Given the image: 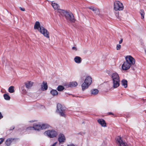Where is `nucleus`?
I'll return each instance as SVG.
<instances>
[{
  "label": "nucleus",
  "instance_id": "23",
  "mask_svg": "<svg viewBox=\"0 0 146 146\" xmlns=\"http://www.w3.org/2000/svg\"><path fill=\"white\" fill-rule=\"evenodd\" d=\"M13 139L11 138L8 139L6 141V145L8 146H9Z\"/></svg>",
  "mask_w": 146,
  "mask_h": 146
},
{
  "label": "nucleus",
  "instance_id": "5",
  "mask_svg": "<svg viewBox=\"0 0 146 146\" xmlns=\"http://www.w3.org/2000/svg\"><path fill=\"white\" fill-rule=\"evenodd\" d=\"M44 134L50 138L55 137L57 135V132L54 130H48L46 131L44 133Z\"/></svg>",
  "mask_w": 146,
  "mask_h": 146
},
{
  "label": "nucleus",
  "instance_id": "30",
  "mask_svg": "<svg viewBox=\"0 0 146 146\" xmlns=\"http://www.w3.org/2000/svg\"><path fill=\"white\" fill-rule=\"evenodd\" d=\"M140 13L141 16V19H144V12L143 10H141Z\"/></svg>",
  "mask_w": 146,
  "mask_h": 146
},
{
  "label": "nucleus",
  "instance_id": "29",
  "mask_svg": "<svg viewBox=\"0 0 146 146\" xmlns=\"http://www.w3.org/2000/svg\"><path fill=\"white\" fill-rule=\"evenodd\" d=\"M4 99L6 100H9L10 99V96L7 94H5L3 95Z\"/></svg>",
  "mask_w": 146,
  "mask_h": 146
},
{
  "label": "nucleus",
  "instance_id": "15",
  "mask_svg": "<svg viewBox=\"0 0 146 146\" xmlns=\"http://www.w3.org/2000/svg\"><path fill=\"white\" fill-rule=\"evenodd\" d=\"M90 85L84 82L81 85L82 90L84 91L85 89H87Z\"/></svg>",
  "mask_w": 146,
  "mask_h": 146
},
{
  "label": "nucleus",
  "instance_id": "16",
  "mask_svg": "<svg viewBox=\"0 0 146 146\" xmlns=\"http://www.w3.org/2000/svg\"><path fill=\"white\" fill-rule=\"evenodd\" d=\"M74 62L76 63L80 64L81 63L82 59L81 58L78 56H76L74 59Z\"/></svg>",
  "mask_w": 146,
  "mask_h": 146
},
{
  "label": "nucleus",
  "instance_id": "20",
  "mask_svg": "<svg viewBox=\"0 0 146 146\" xmlns=\"http://www.w3.org/2000/svg\"><path fill=\"white\" fill-rule=\"evenodd\" d=\"M52 5L53 8L56 11L60 8L59 5L55 3H52Z\"/></svg>",
  "mask_w": 146,
  "mask_h": 146
},
{
  "label": "nucleus",
  "instance_id": "24",
  "mask_svg": "<svg viewBox=\"0 0 146 146\" xmlns=\"http://www.w3.org/2000/svg\"><path fill=\"white\" fill-rule=\"evenodd\" d=\"M91 94L92 95H95L98 94V90L96 89H94L91 90Z\"/></svg>",
  "mask_w": 146,
  "mask_h": 146
},
{
  "label": "nucleus",
  "instance_id": "27",
  "mask_svg": "<svg viewBox=\"0 0 146 146\" xmlns=\"http://www.w3.org/2000/svg\"><path fill=\"white\" fill-rule=\"evenodd\" d=\"M8 91L10 93H13L14 92V87L13 86H10L8 89Z\"/></svg>",
  "mask_w": 146,
  "mask_h": 146
},
{
  "label": "nucleus",
  "instance_id": "13",
  "mask_svg": "<svg viewBox=\"0 0 146 146\" xmlns=\"http://www.w3.org/2000/svg\"><path fill=\"white\" fill-rule=\"evenodd\" d=\"M34 129L35 130H41V124L38 123H34L33 124Z\"/></svg>",
  "mask_w": 146,
  "mask_h": 146
},
{
  "label": "nucleus",
  "instance_id": "12",
  "mask_svg": "<svg viewBox=\"0 0 146 146\" xmlns=\"http://www.w3.org/2000/svg\"><path fill=\"white\" fill-rule=\"evenodd\" d=\"M34 82L31 81H28L25 83L26 88L28 89H30L33 86Z\"/></svg>",
  "mask_w": 146,
  "mask_h": 146
},
{
  "label": "nucleus",
  "instance_id": "4",
  "mask_svg": "<svg viewBox=\"0 0 146 146\" xmlns=\"http://www.w3.org/2000/svg\"><path fill=\"white\" fill-rule=\"evenodd\" d=\"M67 20L71 22H74L75 21L74 17L71 12H67L64 16Z\"/></svg>",
  "mask_w": 146,
  "mask_h": 146
},
{
  "label": "nucleus",
  "instance_id": "35",
  "mask_svg": "<svg viewBox=\"0 0 146 146\" xmlns=\"http://www.w3.org/2000/svg\"><path fill=\"white\" fill-rule=\"evenodd\" d=\"M19 9H20L21 11H25V9L24 8H22L21 7H19Z\"/></svg>",
  "mask_w": 146,
  "mask_h": 146
},
{
  "label": "nucleus",
  "instance_id": "2",
  "mask_svg": "<svg viewBox=\"0 0 146 146\" xmlns=\"http://www.w3.org/2000/svg\"><path fill=\"white\" fill-rule=\"evenodd\" d=\"M123 4L120 2L115 1L113 3V8L115 11H121L123 9Z\"/></svg>",
  "mask_w": 146,
  "mask_h": 146
},
{
  "label": "nucleus",
  "instance_id": "3",
  "mask_svg": "<svg viewBox=\"0 0 146 146\" xmlns=\"http://www.w3.org/2000/svg\"><path fill=\"white\" fill-rule=\"evenodd\" d=\"M57 109L56 110V112L59 113L61 116L65 117V110L61 105L60 104H58L57 105Z\"/></svg>",
  "mask_w": 146,
  "mask_h": 146
},
{
  "label": "nucleus",
  "instance_id": "41",
  "mask_svg": "<svg viewBox=\"0 0 146 146\" xmlns=\"http://www.w3.org/2000/svg\"><path fill=\"white\" fill-rule=\"evenodd\" d=\"M15 128V127L14 126H13L10 129V130H12L13 129Z\"/></svg>",
  "mask_w": 146,
  "mask_h": 146
},
{
  "label": "nucleus",
  "instance_id": "34",
  "mask_svg": "<svg viewBox=\"0 0 146 146\" xmlns=\"http://www.w3.org/2000/svg\"><path fill=\"white\" fill-rule=\"evenodd\" d=\"M4 140V139L3 138H0V144H1L3 142V141Z\"/></svg>",
  "mask_w": 146,
  "mask_h": 146
},
{
  "label": "nucleus",
  "instance_id": "22",
  "mask_svg": "<svg viewBox=\"0 0 146 146\" xmlns=\"http://www.w3.org/2000/svg\"><path fill=\"white\" fill-rule=\"evenodd\" d=\"M88 8L92 11H93L95 13H98L99 12V11L98 9L96 8H95L93 7H89Z\"/></svg>",
  "mask_w": 146,
  "mask_h": 146
},
{
  "label": "nucleus",
  "instance_id": "26",
  "mask_svg": "<svg viewBox=\"0 0 146 146\" xmlns=\"http://www.w3.org/2000/svg\"><path fill=\"white\" fill-rule=\"evenodd\" d=\"M51 94L53 96H56L58 95V92L57 91L55 90H52L50 92Z\"/></svg>",
  "mask_w": 146,
  "mask_h": 146
},
{
  "label": "nucleus",
  "instance_id": "14",
  "mask_svg": "<svg viewBox=\"0 0 146 146\" xmlns=\"http://www.w3.org/2000/svg\"><path fill=\"white\" fill-rule=\"evenodd\" d=\"M84 82L87 83L88 84L90 85L92 82V78L90 76H87L85 79Z\"/></svg>",
  "mask_w": 146,
  "mask_h": 146
},
{
  "label": "nucleus",
  "instance_id": "39",
  "mask_svg": "<svg viewBox=\"0 0 146 146\" xmlns=\"http://www.w3.org/2000/svg\"><path fill=\"white\" fill-rule=\"evenodd\" d=\"M57 143V142H55V143H54L53 145H52L51 146H55L56 145V144Z\"/></svg>",
  "mask_w": 146,
  "mask_h": 146
},
{
  "label": "nucleus",
  "instance_id": "32",
  "mask_svg": "<svg viewBox=\"0 0 146 146\" xmlns=\"http://www.w3.org/2000/svg\"><path fill=\"white\" fill-rule=\"evenodd\" d=\"M121 48V45L119 44L117 45L116 47V49L117 50H119Z\"/></svg>",
  "mask_w": 146,
  "mask_h": 146
},
{
  "label": "nucleus",
  "instance_id": "18",
  "mask_svg": "<svg viewBox=\"0 0 146 146\" xmlns=\"http://www.w3.org/2000/svg\"><path fill=\"white\" fill-rule=\"evenodd\" d=\"M78 85L77 83L76 82H70L68 84V86L70 87H75Z\"/></svg>",
  "mask_w": 146,
  "mask_h": 146
},
{
  "label": "nucleus",
  "instance_id": "10",
  "mask_svg": "<svg viewBox=\"0 0 146 146\" xmlns=\"http://www.w3.org/2000/svg\"><path fill=\"white\" fill-rule=\"evenodd\" d=\"M58 141L60 143H62L66 140V139L64 135L63 134H60L58 136Z\"/></svg>",
  "mask_w": 146,
  "mask_h": 146
},
{
  "label": "nucleus",
  "instance_id": "6",
  "mask_svg": "<svg viewBox=\"0 0 146 146\" xmlns=\"http://www.w3.org/2000/svg\"><path fill=\"white\" fill-rule=\"evenodd\" d=\"M39 31L46 37L47 38H49V32L43 27H40Z\"/></svg>",
  "mask_w": 146,
  "mask_h": 146
},
{
  "label": "nucleus",
  "instance_id": "25",
  "mask_svg": "<svg viewBox=\"0 0 146 146\" xmlns=\"http://www.w3.org/2000/svg\"><path fill=\"white\" fill-rule=\"evenodd\" d=\"M122 85L124 86L125 88L127 87V81L126 80H123L121 81Z\"/></svg>",
  "mask_w": 146,
  "mask_h": 146
},
{
  "label": "nucleus",
  "instance_id": "8",
  "mask_svg": "<svg viewBox=\"0 0 146 146\" xmlns=\"http://www.w3.org/2000/svg\"><path fill=\"white\" fill-rule=\"evenodd\" d=\"M126 61L130 65H134L135 63V60L131 56H127L125 58Z\"/></svg>",
  "mask_w": 146,
  "mask_h": 146
},
{
  "label": "nucleus",
  "instance_id": "38",
  "mask_svg": "<svg viewBox=\"0 0 146 146\" xmlns=\"http://www.w3.org/2000/svg\"><path fill=\"white\" fill-rule=\"evenodd\" d=\"M3 116L2 115V114H1V112H0V119L3 118Z\"/></svg>",
  "mask_w": 146,
  "mask_h": 146
},
{
  "label": "nucleus",
  "instance_id": "17",
  "mask_svg": "<svg viewBox=\"0 0 146 146\" xmlns=\"http://www.w3.org/2000/svg\"><path fill=\"white\" fill-rule=\"evenodd\" d=\"M42 26H40V23L39 21H36L34 25V29H37L39 31V29Z\"/></svg>",
  "mask_w": 146,
  "mask_h": 146
},
{
  "label": "nucleus",
  "instance_id": "36",
  "mask_svg": "<svg viewBox=\"0 0 146 146\" xmlns=\"http://www.w3.org/2000/svg\"><path fill=\"white\" fill-rule=\"evenodd\" d=\"M72 50H75V51H76L77 50L76 48V47H74V46L73 47H72Z\"/></svg>",
  "mask_w": 146,
  "mask_h": 146
},
{
  "label": "nucleus",
  "instance_id": "1",
  "mask_svg": "<svg viewBox=\"0 0 146 146\" xmlns=\"http://www.w3.org/2000/svg\"><path fill=\"white\" fill-rule=\"evenodd\" d=\"M112 81V86L114 88H116L119 86L120 78L118 74L114 72L110 75Z\"/></svg>",
  "mask_w": 146,
  "mask_h": 146
},
{
  "label": "nucleus",
  "instance_id": "11",
  "mask_svg": "<svg viewBox=\"0 0 146 146\" xmlns=\"http://www.w3.org/2000/svg\"><path fill=\"white\" fill-rule=\"evenodd\" d=\"M97 121L102 127H105L106 126V123L104 119H98L97 120Z\"/></svg>",
  "mask_w": 146,
  "mask_h": 146
},
{
  "label": "nucleus",
  "instance_id": "37",
  "mask_svg": "<svg viewBox=\"0 0 146 146\" xmlns=\"http://www.w3.org/2000/svg\"><path fill=\"white\" fill-rule=\"evenodd\" d=\"M123 39L121 38L119 41V44H121L123 42Z\"/></svg>",
  "mask_w": 146,
  "mask_h": 146
},
{
  "label": "nucleus",
  "instance_id": "9",
  "mask_svg": "<svg viewBox=\"0 0 146 146\" xmlns=\"http://www.w3.org/2000/svg\"><path fill=\"white\" fill-rule=\"evenodd\" d=\"M131 66L126 61L124 62L121 66L122 70L126 71L129 70Z\"/></svg>",
  "mask_w": 146,
  "mask_h": 146
},
{
  "label": "nucleus",
  "instance_id": "7",
  "mask_svg": "<svg viewBox=\"0 0 146 146\" xmlns=\"http://www.w3.org/2000/svg\"><path fill=\"white\" fill-rule=\"evenodd\" d=\"M116 141L118 146H128L126 142L123 141L122 138L118 136L116 138Z\"/></svg>",
  "mask_w": 146,
  "mask_h": 146
},
{
  "label": "nucleus",
  "instance_id": "33",
  "mask_svg": "<svg viewBox=\"0 0 146 146\" xmlns=\"http://www.w3.org/2000/svg\"><path fill=\"white\" fill-rule=\"evenodd\" d=\"M27 129L28 130H34V126H33V127H28L27 128Z\"/></svg>",
  "mask_w": 146,
  "mask_h": 146
},
{
  "label": "nucleus",
  "instance_id": "28",
  "mask_svg": "<svg viewBox=\"0 0 146 146\" xmlns=\"http://www.w3.org/2000/svg\"><path fill=\"white\" fill-rule=\"evenodd\" d=\"M48 127V125L46 124H41V129H45Z\"/></svg>",
  "mask_w": 146,
  "mask_h": 146
},
{
  "label": "nucleus",
  "instance_id": "21",
  "mask_svg": "<svg viewBox=\"0 0 146 146\" xmlns=\"http://www.w3.org/2000/svg\"><path fill=\"white\" fill-rule=\"evenodd\" d=\"M41 88L43 90H46L47 89L48 86L46 82H43L41 85Z\"/></svg>",
  "mask_w": 146,
  "mask_h": 146
},
{
  "label": "nucleus",
  "instance_id": "19",
  "mask_svg": "<svg viewBox=\"0 0 146 146\" xmlns=\"http://www.w3.org/2000/svg\"><path fill=\"white\" fill-rule=\"evenodd\" d=\"M57 11L60 13L62 16H64L67 12L63 10L60 9V8Z\"/></svg>",
  "mask_w": 146,
  "mask_h": 146
},
{
  "label": "nucleus",
  "instance_id": "40",
  "mask_svg": "<svg viewBox=\"0 0 146 146\" xmlns=\"http://www.w3.org/2000/svg\"><path fill=\"white\" fill-rule=\"evenodd\" d=\"M108 115H113V114L112 113V112H108Z\"/></svg>",
  "mask_w": 146,
  "mask_h": 146
},
{
  "label": "nucleus",
  "instance_id": "31",
  "mask_svg": "<svg viewBox=\"0 0 146 146\" xmlns=\"http://www.w3.org/2000/svg\"><path fill=\"white\" fill-rule=\"evenodd\" d=\"M64 89V87L62 86H59L57 88V90L59 91H61Z\"/></svg>",
  "mask_w": 146,
  "mask_h": 146
}]
</instances>
